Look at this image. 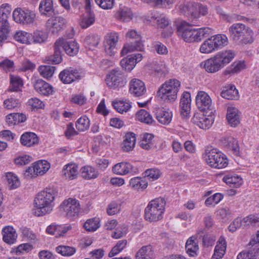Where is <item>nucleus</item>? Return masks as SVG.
Segmentation results:
<instances>
[{
  "label": "nucleus",
  "instance_id": "nucleus-1",
  "mask_svg": "<svg viewBox=\"0 0 259 259\" xmlns=\"http://www.w3.org/2000/svg\"><path fill=\"white\" fill-rule=\"evenodd\" d=\"M56 193L53 188H47L39 192L34 199L35 208L33 213L37 217L50 213L53 208V202Z\"/></svg>",
  "mask_w": 259,
  "mask_h": 259
},
{
  "label": "nucleus",
  "instance_id": "nucleus-2",
  "mask_svg": "<svg viewBox=\"0 0 259 259\" xmlns=\"http://www.w3.org/2000/svg\"><path fill=\"white\" fill-rule=\"evenodd\" d=\"M235 56V53L233 50L222 51L205 61L203 66L207 72L215 73L229 64Z\"/></svg>",
  "mask_w": 259,
  "mask_h": 259
},
{
  "label": "nucleus",
  "instance_id": "nucleus-3",
  "mask_svg": "<svg viewBox=\"0 0 259 259\" xmlns=\"http://www.w3.org/2000/svg\"><path fill=\"white\" fill-rule=\"evenodd\" d=\"M231 39L238 45L244 46L254 41L253 31L241 23H234L229 28Z\"/></svg>",
  "mask_w": 259,
  "mask_h": 259
},
{
  "label": "nucleus",
  "instance_id": "nucleus-4",
  "mask_svg": "<svg viewBox=\"0 0 259 259\" xmlns=\"http://www.w3.org/2000/svg\"><path fill=\"white\" fill-rule=\"evenodd\" d=\"M166 201L164 198L159 197L150 201L145 209V219L152 222L160 220L165 211Z\"/></svg>",
  "mask_w": 259,
  "mask_h": 259
},
{
  "label": "nucleus",
  "instance_id": "nucleus-5",
  "mask_svg": "<svg viewBox=\"0 0 259 259\" xmlns=\"http://www.w3.org/2000/svg\"><path fill=\"white\" fill-rule=\"evenodd\" d=\"M181 85V82L176 79L165 81L159 89L157 95L165 102L175 101Z\"/></svg>",
  "mask_w": 259,
  "mask_h": 259
},
{
  "label": "nucleus",
  "instance_id": "nucleus-6",
  "mask_svg": "<svg viewBox=\"0 0 259 259\" xmlns=\"http://www.w3.org/2000/svg\"><path fill=\"white\" fill-rule=\"evenodd\" d=\"M203 157L209 166L215 168H225L228 164L226 155L215 149H206Z\"/></svg>",
  "mask_w": 259,
  "mask_h": 259
},
{
  "label": "nucleus",
  "instance_id": "nucleus-7",
  "mask_svg": "<svg viewBox=\"0 0 259 259\" xmlns=\"http://www.w3.org/2000/svg\"><path fill=\"white\" fill-rule=\"evenodd\" d=\"M60 210L66 217L72 221L78 218L81 212L79 201L72 198L65 200L60 205Z\"/></svg>",
  "mask_w": 259,
  "mask_h": 259
},
{
  "label": "nucleus",
  "instance_id": "nucleus-8",
  "mask_svg": "<svg viewBox=\"0 0 259 259\" xmlns=\"http://www.w3.org/2000/svg\"><path fill=\"white\" fill-rule=\"evenodd\" d=\"M126 36L129 39L130 43L125 45L121 51L122 55H126L128 52L134 51H141L144 46L141 41V35L135 30L128 31Z\"/></svg>",
  "mask_w": 259,
  "mask_h": 259
},
{
  "label": "nucleus",
  "instance_id": "nucleus-9",
  "mask_svg": "<svg viewBox=\"0 0 259 259\" xmlns=\"http://www.w3.org/2000/svg\"><path fill=\"white\" fill-rule=\"evenodd\" d=\"M35 16L34 11L20 8L16 9L13 13L14 20L16 23L23 25L32 24L35 21Z\"/></svg>",
  "mask_w": 259,
  "mask_h": 259
},
{
  "label": "nucleus",
  "instance_id": "nucleus-10",
  "mask_svg": "<svg viewBox=\"0 0 259 259\" xmlns=\"http://www.w3.org/2000/svg\"><path fill=\"white\" fill-rule=\"evenodd\" d=\"M106 81L107 85L113 89L123 87L126 82L123 72L119 69L112 70L107 75Z\"/></svg>",
  "mask_w": 259,
  "mask_h": 259
},
{
  "label": "nucleus",
  "instance_id": "nucleus-11",
  "mask_svg": "<svg viewBox=\"0 0 259 259\" xmlns=\"http://www.w3.org/2000/svg\"><path fill=\"white\" fill-rule=\"evenodd\" d=\"M259 223V214H250L243 219L236 218L228 227V230L231 232H235L242 225H255Z\"/></svg>",
  "mask_w": 259,
  "mask_h": 259
},
{
  "label": "nucleus",
  "instance_id": "nucleus-12",
  "mask_svg": "<svg viewBox=\"0 0 259 259\" xmlns=\"http://www.w3.org/2000/svg\"><path fill=\"white\" fill-rule=\"evenodd\" d=\"M66 20L61 16L52 17L47 20L46 27L52 34H57L66 27Z\"/></svg>",
  "mask_w": 259,
  "mask_h": 259
},
{
  "label": "nucleus",
  "instance_id": "nucleus-13",
  "mask_svg": "<svg viewBox=\"0 0 259 259\" xmlns=\"http://www.w3.org/2000/svg\"><path fill=\"white\" fill-rule=\"evenodd\" d=\"M194 30L195 29L190 25L188 23L185 21H182L177 25V32L179 36H181L183 39L188 42H194Z\"/></svg>",
  "mask_w": 259,
  "mask_h": 259
},
{
  "label": "nucleus",
  "instance_id": "nucleus-14",
  "mask_svg": "<svg viewBox=\"0 0 259 259\" xmlns=\"http://www.w3.org/2000/svg\"><path fill=\"white\" fill-rule=\"evenodd\" d=\"M119 35L116 32H111L105 37L104 47L106 53L111 56L116 50V45L118 41Z\"/></svg>",
  "mask_w": 259,
  "mask_h": 259
},
{
  "label": "nucleus",
  "instance_id": "nucleus-15",
  "mask_svg": "<svg viewBox=\"0 0 259 259\" xmlns=\"http://www.w3.org/2000/svg\"><path fill=\"white\" fill-rule=\"evenodd\" d=\"M87 13L80 18L79 24L81 28H87L92 25L95 20V15L91 10V0H85Z\"/></svg>",
  "mask_w": 259,
  "mask_h": 259
},
{
  "label": "nucleus",
  "instance_id": "nucleus-16",
  "mask_svg": "<svg viewBox=\"0 0 259 259\" xmlns=\"http://www.w3.org/2000/svg\"><path fill=\"white\" fill-rule=\"evenodd\" d=\"M129 92L135 97L143 96L146 92L144 82L137 78L132 79L130 82Z\"/></svg>",
  "mask_w": 259,
  "mask_h": 259
},
{
  "label": "nucleus",
  "instance_id": "nucleus-17",
  "mask_svg": "<svg viewBox=\"0 0 259 259\" xmlns=\"http://www.w3.org/2000/svg\"><path fill=\"white\" fill-rule=\"evenodd\" d=\"M196 104L200 110L204 111L210 109L211 99L206 93L199 91L196 97Z\"/></svg>",
  "mask_w": 259,
  "mask_h": 259
},
{
  "label": "nucleus",
  "instance_id": "nucleus-18",
  "mask_svg": "<svg viewBox=\"0 0 259 259\" xmlns=\"http://www.w3.org/2000/svg\"><path fill=\"white\" fill-rule=\"evenodd\" d=\"M192 120L195 124L202 129L209 128L212 123V118L207 117L202 113H195Z\"/></svg>",
  "mask_w": 259,
  "mask_h": 259
},
{
  "label": "nucleus",
  "instance_id": "nucleus-19",
  "mask_svg": "<svg viewBox=\"0 0 259 259\" xmlns=\"http://www.w3.org/2000/svg\"><path fill=\"white\" fill-rule=\"evenodd\" d=\"M80 73L76 70L64 69L59 74V78L64 83H70L80 78Z\"/></svg>",
  "mask_w": 259,
  "mask_h": 259
},
{
  "label": "nucleus",
  "instance_id": "nucleus-20",
  "mask_svg": "<svg viewBox=\"0 0 259 259\" xmlns=\"http://www.w3.org/2000/svg\"><path fill=\"white\" fill-rule=\"evenodd\" d=\"M191 95L188 92H184L181 96L180 108L181 114L184 116H188L191 108Z\"/></svg>",
  "mask_w": 259,
  "mask_h": 259
},
{
  "label": "nucleus",
  "instance_id": "nucleus-21",
  "mask_svg": "<svg viewBox=\"0 0 259 259\" xmlns=\"http://www.w3.org/2000/svg\"><path fill=\"white\" fill-rule=\"evenodd\" d=\"M33 86L38 93L44 96H49L53 92V87L42 79L36 80Z\"/></svg>",
  "mask_w": 259,
  "mask_h": 259
},
{
  "label": "nucleus",
  "instance_id": "nucleus-22",
  "mask_svg": "<svg viewBox=\"0 0 259 259\" xmlns=\"http://www.w3.org/2000/svg\"><path fill=\"white\" fill-rule=\"evenodd\" d=\"M57 40H60V50L63 48L65 52L70 56L76 55L79 49L77 43L75 41H67L63 38H59Z\"/></svg>",
  "mask_w": 259,
  "mask_h": 259
},
{
  "label": "nucleus",
  "instance_id": "nucleus-23",
  "mask_svg": "<svg viewBox=\"0 0 259 259\" xmlns=\"http://www.w3.org/2000/svg\"><path fill=\"white\" fill-rule=\"evenodd\" d=\"M10 16L0 14V45L7 38L9 33L10 25L8 18Z\"/></svg>",
  "mask_w": 259,
  "mask_h": 259
},
{
  "label": "nucleus",
  "instance_id": "nucleus-24",
  "mask_svg": "<svg viewBox=\"0 0 259 259\" xmlns=\"http://www.w3.org/2000/svg\"><path fill=\"white\" fill-rule=\"evenodd\" d=\"M215 51L226 46L228 43V38L225 34H217L208 38Z\"/></svg>",
  "mask_w": 259,
  "mask_h": 259
},
{
  "label": "nucleus",
  "instance_id": "nucleus-25",
  "mask_svg": "<svg viewBox=\"0 0 259 259\" xmlns=\"http://www.w3.org/2000/svg\"><path fill=\"white\" fill-rule=\"evenodd\" d=\"M3 240L6 243L11 244L16 240L17 235L15 229L11 226H7L2 230Z\"/></svg>",
  "mask_w": 259,
  "mask_h": 259
},
{
  "label": "nucleus",
  "instance_id": "nucleus-26",
  "mask_svg": "<svg viewBox=\"0 0 259 259\" xmlns=\"http://www.w3.org/2000/svg\"><path fill=\"white\" fill-rule=\"evenodd\" d=\"M227 119L231 126H237L240 123V116L238 109L234 107H229L227 110Z\"/></svg>",
  "mask_w": 259,
  "mask_h": 259
},
{
  "label": "nucleus",
  "instance_id": "nucleus-27",
  "mask_svg": "<svg viewBox=\"0 0 259 259\" xmlns=\"http://www.w3.org/2000/svg\"><path fill=\"white\" fill-rule=\"evenodd\" d=\"M124 138L122 146L123 151L128 152L133 150L136 144V135L133 133H128Z\"/></svg>",
  "mask_w": 259,
  "mask_h": 259
},
{
  "label": "nucleus",
  "instance_id": "nucleus-28",
  "mask_svg": "<svg viewBox=\"0 0 259 259\" xmlns=\"http://www.w3.org/2000/svg\"><path fill=\"white\" fill-rule=\"evenodd\" d=\"M21 144L27 147H30L37 144L38 139L37 135L32 132H26L22 135L20 138Z\"/></svg>",
  "mask_w": 259,
  "mask_h": 259
},
{
  "label": "nucleus",
  "instance_id": "nucleus-29",
  "mask_svg": "<svg viewBox=\"0 0 259 259\" xmlns=\"http://www.w3.org/2000/svg\"><path fill=\"white\" fill-rule=\"evenodd\" d=\"M223 144L228 149L233 151L238 155L239 153V146L238 141L232 137L223 138L221 139Z\"/></svg>",
  "mask_w": 259,
  "mask_h": 259
},
{
  "label": "nucleus",
  "instance_id": "nucleus-30",
  "mask_svg": "<svg viewBox=\"0 0 259 259\" xmlns=\"http://www.w3.org/2000/svg\"><path fill=\"white\" fill-rule=\"evenodd\" d=\"M60 40H56L54 44V53L53 55L50 56L47 58L49 63L54 64H59L62 61L61 51L60 50Z\"/></svg>",
  "mask_w": 259,
  "mask_h": 259
},
{
  "label": "nucleus",
  "instance_id": "nucleus-31",
  "mask_svg": "<svg viewBox=\"0 0 259 259\" xmlns=\"http://www.w3.org/2000/svg\"><path fill=\"white\" fill-rule=\"evenodd\" d=\"M215 247L211 259H221L224 256L226 249V242L224 237H221Z\"/></svg>",
  "mask_w": 259,
  "mask_h": 259
},
{
  "label": "nucleus",
  "instance_id": "nucleus-32",
  "mask_svg": "<svg viewBox=\"0 0 259 259\" xmlns=\"http://www.w3.org/2000/svg\"><path fill=\"white\" fill-rule=\"evenodd\" d=\"M132 168L133 166L129 162H121L114 165L112 171L117 175H125L128 174Z\"/></svg>",
  "mask_w": 259,
  "mask_h": 259
},
{
  "label": "nucleus",
  "instance_id": "nucleus-33",
  "mask_svg": "<svg viewBox=\"0 0 259 259\" xmlns=\"http://www.w3.org/2000/svg\"><path fill=\"white\" fill-rule=\"evenodd\" d=\"M221 95L223 98L228 100H237L239 98L238 90L235 85L232 84L225 87Z\"/></svg>",
  "mask_w": 259,
  "mask_h": 259
},
{
  "label": "nucleus",
  "instance_id": "nucleus-34",
  "mask_svg": "<svg viewBox=\"0 0 259 259\" xmlns=\"http://www.w3.org/2000/svg\"><path fill=\"white\" fill-rule=\"evenodd\" d=\"M38 9L41 15L49 16L54 11L53 0H41Z\"/></svg>",
  "mask_w": 259,
  "mask_h": 259
},
{
  "label": "nucleus",
  "instance_id": "nucleus-35",
  "mask_svg": "<svg viewBox=\"0 0 259 259\" xmlns=\"http://www.w3.org/2000/svg\"><path fill=\"white\" fill-rule=\"evenodd\" d=\"M78 167L75 164H68L63 169L62 174L70 180L76 179L78 175Z\"/></svg>",
  "mask_w": 259,
  "mask_h": 259
},
{
  "label": "nucleus",
  "instance_id": "nucleus-36",
  "mask_svg": "<svg viewBox=\"0 0 259 259\" xmlns=\"http://www.w3.org/2000/svg\"><path fill=\"white\" fill-rule=\"evenodd\" d=\"M195 236H192L187 240L186 243V252L190 256L194 257L197 255V252L199 247L197 243L195 242Z\"/></svg>",
  "mask_w": 259,
  "mask_h": 259
},
{
  "label": "nucleus",
  "instance_id": "nucleus-37",
  "mask_svg": "<svg viewBox=\"0 0 259 259\" xmlns=\"http://www.w3.org/2000/svg\"><path fill=\"white\" fill-rule=\"evenodd\" d=\"M136 259H153L154 252L150 245L144 246L136 254Z\"/></svg>",
  "mask_w": 259,
  "mask_h": 259
},
{
  "label": "nucleus",
  "instance_id": "nucleus-38",
  "mask_svg": "<svg viewBox=\"0 0 259 259\" xmlns=\"http://www.w3.org/2000/svg\"><path fill=\"white\" fill-rule=\"evenodd\" d=\"M259 255V247H251L247 251L240 252L237 256V259H256Z\"/></svg>",
  "mask_w": 259,
  "mask_h": 259
},
{
  "label": "nucleus",
  "instance_id": "nucleus-39",
  "mask_svg": "<svg viewBox=\"0 0 259 259\" xmlns=\"http://www.w3.org/2000/svg\"><path fill=\"white\" fill-rule=\"evenodd\" d=\"M141 140L139 141L140 147L143 149L150 150L153 147L152 140L154 136L149 133H144L141 135Z\"/></svg>",
  "mask_w": 259,
  "mask_h": 259
},
{
  "label": "nucleus",
  "instance_id": "nucleus-40",
  "mask_svg": "<svg viewBox=\"0 0 259 259\" xmlns=\"http://www.w3.org/2000/svg\"><path fill=\"white\" fill-rule=\"evenodd\" d=\"M115 16L117 19L122 22H128L132 19V13L128 8H120L116 13Z\"/></svg>",
  "mask_w": 259,
  "mask_h": 259
},
{
  "label": "nucleus",
  "instance_id": "nucleus-41",
  "mask_svg": "<svg viewBox=\"0 0 259 259\" xmlns=\"http://www.w3.org/2000/svg\"><path fill=\"white\" fill-rule=\"evenodd\" d=\"M223 181L231 187L238 188L242 184V178L238 176L226 175Z\"/></svg>",
  "mask_w": 259,
  "mask_h": 259
},
{
  "label": "nucleus",
  "instance_id": "nucleus-42",
  "mask_svg": "<svg viewBox=\"0 0 259 259\" xmlns=\"http://www.w3.org/2000/svg\"><path fill=\"white\" fill-rule=\"evenodd\" d=\"M172 114L171 112L160 110L156 113V117L158 121L163 124H168L172 118Z\"/></svg>",
  "mask_w": 259,
  "mask_h": 259
},
{
  "label": "nucleus",
  "instance_id": "nucleus-43",
  "mask_svg": "<svg viewBox=\"0 0 259 259\" xmlns=\"http://www.w3.org/2000/svg\"><path fill=\"white\" fill-rule=\"evenodd\" d=\"M188 11L193 17H196L197 13L194 11V9H198L199 14L203 16L206 15L208 13V9L206 6L199 4H190L188 7Z\"/></svg>",
  "mask_w": 259,
  "mask_h": 259
},
{
  "label": "nucleus",
  "instance_id": "nucleus-44",
  "mask_svg": "<svg viewBox=\"0 0 259 259\" xmlns=\"http://www.w3.org/2000/svg\"><path fill=\"white\" fill-rule=\"evenodd\" d=\"M100 40L99 35L94 34H89L84 39V45L89 49H93L98 46Z\"/></svg>",
  "mask_w": 259,
  "mask_h": 259
},
{
  "label": "nucleus",
  "instance_id": "nucleus-45",
  "mask_svg": "<svg viewBox=\"0 0 259 259\" xmlns=\"http://www.w3.org/2000/svg\"><path fill=\"white\" fill-rule=\"evenodd\" d=\"M148 18H149V19H147L148 21L150 22L156 21V23L158 28H165L168 26L169 24V21L168 19L163 15L157 16L154 15L151 16L150 17H148Z\"/></svg>",
  "mask_w": 259,
  "mask_h": 259
},
{
  "label": "nucleus",
  "instance_id": "nucleus-46",
  "mask_svg": "<svg viewBox=\"0 0 259 259\" xmlns=\"http://www.w3.org/2000/svg\"><path fill=\"white\" fill-rule=\"evenodd\" d=\"M245 65L243 62L235 61L233 62L229 67L224 71L225 75L234 74L240 72L241 70L245 68Z\"/></svg>",
  "mask_w": 259,
  "mask_h": 259
},
{
  "label": "nucleus",
  "instance_id": "nucleus-47",
  "mask_svg": "<svg viewBox=\"0 0 259 259\" xmlns=\"http://www.w3.org/2000/svg\"><path fill=\"white\" fill-rule=\"evenodd\" d=\"M130 186L135 190L145 189L148 186V182L141 177H135L131 179Z\"/></svg>",
  "mask_w": 259,
  "mask_h": 259
},
{
  "label": "nucleus",
  "instance_id": "nucleus-48",
  "mask_svg": "<svg viewBox=\"0 0 259 259\" xmlns=\"http://www.w3.org/2000/svg\"><path fill=\"white\" fill-rule=\"evenodd\" d=\"M35 169V175H43L50 168L49 163L46 160H39L33 163Z\"/></svg>",
  "mask_w": 259,
  "mask_h": 259
},
{
  "label": "nucleus",
  "instance_id": "nucleus-49",
  "mask_svg": "<svg viewBox=\"0 0 259 259\" xmlns=\"http://www.w3.org/2000/svg\"><path fill=\"white\" fill-rule=\"evenodd\" d=\"M144 1L153 7L160 8H170L176 0H144Z\"/></svg>",
  "mask_w": 259,
  "mask_h": 259
},
{
  "label": "nucleus",
  "instance_id": "nucleus-50",
  "mask_svg": "<svg viewBox=\"0 0 259 259\" xmlns=\"http://www.w3.org/2000/svg\"><path fill=\"white\" fill-rule=\"evenodd\" d=\"M138 120L146 124H151L154 120L152 116L145 109H141L136 114Z\"/></svg>",
  "mask_w": 259,
  "mask_h": 259
},
{
  "label": "nucleus",
  "instance_id": "nucleus-51",
  "mask_svg": "<svg viewBox=\"0 0 259 259\" xmlns=\"http://www.w3.org/2000/svg\"><path fill=\"white\" fill-rule=\"evenodd\" d=\"M81 170L82 177L85 179H95L99 175L98 171L91 166H85Z\"/></svg>",
  "mask_w": 259,
  "mask_h": 259
},
{
  "label": "nucleus",
  "instance_id": "nucleus-52",
  "mask_svg": "<svg viewBox=\"0 0 259 259\" xmlns=\"http://www.w3.org/2000/svg\"><path fill=\"white\" fill-rule=\"evenodd\" d=\"M211 32V29L208 27L195 29L194 39L195 41H199L202 39L209 36Z\"/></svg>",
  "mask_w": 259,
  "mask_h": 259
},
{
  "label": "nucleus",
  "instance_id": "nucleus-53",
  "mask_svg": "<svg viewBox=\"0 0 259 259\" xmlns=\"http://www.w3.org/2000/svg\"><path fill=\"white\" fill-rule=\"evenodd\" d=\"M6 178L9 189H15L20 186L19 180L14 174L12 172L7 173L6 174Z\"/></svg>",
  "mask_w": 259,
  "mask_h": 259
},
{
  "label": "nucleus",
  "instance_id": "nucleus-54",
  "mask_svg": "<svg viewBox=\"0 0 259 259\" xmlns=\"http://www.w3.org/2000/svg\"><path fill=\"white\" fill-rule=\"evenodd\" d=\"M30 44L42 43L47 39L46 35L42 31L36 30L33 33H30Z\"/></svg>",
  "mask_w": 259,
  "mask_h": 259
},
{
  "label": "nucleus",
  "instance_id": "nucleus-55",
  "mask_svg": "<svg viewBox=\"0 0 259 259\" xmlns=\"http://www.w3.org/2000/svg\"><path fill=\"white\" fill-rule=\"evenodd\" d=\"M30 33L23 31L17 32L14 35V39L21 43L30 44Z\"/></svg>",
  "mask_w": 259,
  "mask_h": 259
},
{
  "label": "nucleus",
  "instance_id": "nucleus-56",
  "mask_svg": "<svg viewBox=\"0 0 259 259\" xmlns=\"http://www.w3.org/2000/svg\"><path fill=\"white\" fill-rule=\"evenodd\" d=\"M112 105L114 109L119 113L127 112L131 107V103L124 101L113 102Z\"/></svg>",
  "mask_w": 259,
  "mask_h": 259
},
{
  "label": "nucleus",
  "instance_id": "nucleus-57",
  "mask_svg": "<svg viewBox=\"0 0 259 259\" xmlns=\"http://www.w3.org/2000/svg\"><path fill=\"white\" fill-rule=\"evenodd\" d=\"M88 231H95L99 227V219L94 218L88 220L83 226Z\"/></svg>",
  "mask_w": 259,
  "mask_h": 259
},
{
  "label": "nucleus",
  "instance_id": "nucleus-58",
  "mask_svg": "<svg viewBox=\"0 0 259 259\" xmlns=\"http://www.w3.org/2000/svg\"><path fill=\"white\" fill-rule=\"evenodd\" d=\"M127 244V241L125 239L119 240L116 244L112 248L109 253L108 256L112 257L121 251Z\"/></svg>",
  "mask_w": 259,
  "mask_h": 259
},
{
  "label": "nucleus",
  "instance_id": "nucleus-59",
  "mask_svg": "<svg viewBox=\"0 0 259 259\" xmlns=\"http://www.w3.org/2000/svg\"><path fill=\"white\" fill-rule=\"evenodd\" d=\"M56 251L63 256H71L76 251L73 247L60 245L56 248Z\"/></svg>",
  "mask_w": 259,
  "mask_h": 259
},
{
  "label": "nucleus",
  "instance_id": "nucleus-60",
  "mask_svg": "<svg viewBox=\"0 0 259 259\" xmlns=\"http://www.w3.org/2000/svg\"><path fill=\"white\" fill-rule=\"evenodd\" d=\"M90 120L86 116L79 118L76 122V127L79 131H84L89 128Z\"/></svg>",
  "mask_w": 259,
  "mask_h": 259
},
{
  "label": "nucleus",
  "instance_id": "nucleus-61",
  "mask_svg": "<svg viewBox=\"0 0 259 259\" xmlns=\"http://www.w3.org/2000/svg\"><path fill=\"white\" fill-rule=\"evenodd\" d=\"M121 67L127 71H131L136 65V61L132 58L130 55L122 59L120 61Z\"/></svg>",
  "mask_w": 259,
  "mask_h": 259
},
{
  "label": "nucleus",
  "instance_id": "nucleus-62",
  "mask_svg": "<svg viewBox=\"0 0 259 259\" xmlns=\"http://www.w3.org/2000/svg\"><path fill=\"white\" fill-rule=\"evenodd\" d=\"M55 67L48 65L40 66L38 70L40 75L46 78L51 77L55 71Z\"/></svg>",
  "mask_w": 259,
  "mask_h": 259
},
{
  "label": "nucleus",
  "instance_id": "nucleus-63",
  "mask_svg": "<svg viewBox=\"0 0 259 259\" xmlns=\"http://www.w3.org/2000/svg\"><path fill=\"white\" fill-rule=\"evenodd\" d=\"M11 87L9 90L10 91L17 92L20 90V88L23 85L22 79L17 76H11Z\"/></svg>",
  "mask_w": 259,
  "mask_h": 259
},
{
  "label": "nucleus",
  "instance_id": "nucleus-64",
  "mask_svg": "<svg viewBox=\"0 0 259 259\" xmlns=\"http://www.w3.org/2000/svg\"><path fill=\"white\" fill-rule=\"evenodd\" d=\"M4 107L7 109L12 110L20 106V103L18 100L11 98L6 99L4 102Z\"/></svg>",
  "mask_w": 259,
  "mask_h": 259
}]
</instances>
